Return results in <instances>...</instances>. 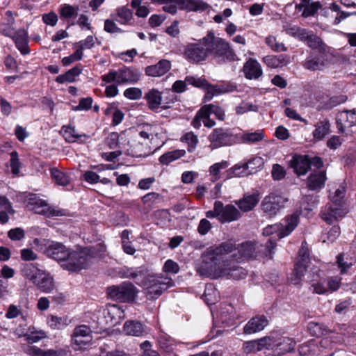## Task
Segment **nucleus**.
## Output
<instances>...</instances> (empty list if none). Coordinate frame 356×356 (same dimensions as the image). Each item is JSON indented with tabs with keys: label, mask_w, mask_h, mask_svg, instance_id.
Wrapping results in <instances>:
<instances>
[{
	"label": "nucleus",
	"mask_w": 356,
	"mask_h": 356,
	"mask_svg": "<svg viewBox=\"0 0 356 356\" xmlns=\"http://www.w3.org/2000/svg\"><path fill=\"white\" fill-rule=\"evenodd\" d=\"M232 250L233 245L231 243H223L217 247L208 248L202 256V261L197 271L202 275L214 279L225 275L235 280L245 278L247 271L244 268L232 265L224 259L225 255Z\"/></svg>",
	"instance_id": "nucleus-1"
},
{
	"label": "nucleus",
	"mask_w": 356,
	"mask_h": 356,
	"mask_svg": "<svg viewBox=\"0 0 356 356\" xmlns=\"http://www.w3.org/2000/svg\"><path fill=\"white\" fill-rule=\"evenodd\" d=\"M140 79V73L128 67L121 68L118 70H111L108 73L102 76V83L104 86L108 83L105 89L106 95L108 97H114L118 94L117 85H121L127 83H134Z\"/></svg>",
	"instance_id": "nucleus-2"
},
{
	"label": "nucleus",
	"mask_w": 356,
	"mask_h": 356,
	"mask_svg": "<svg viewBox=\"0 0 356 356\" xmlns=\"http://www.w3.org/2000/svg\"><path fill=\"white\" fill-rule=\"evenodd\" d=\"M129 277L136 279V284L142 286L146 290L148 298L153 299L159 297L163 291L173 286L171 278L163 275L149 274L145 276L141 272H131Z\"/></svg>",
	"instance_id": "nucleus-3"
},
{
	"label": "nucleus",
	"mask_w": 356,
	"mask_h": 356,
	"mask_svg": "<svg viewBox=\"0 0 356 356\" xmlns=\"http://www.w3.org/2000/svg\"><path fill=\"white\" fill-rule=\"evenodd\" d=\"M204 41L209 48V55H213L218 63L238 60V56L225 40L215 36L213 31H209L204 36Z\"/></svg>",
	"instance_id": "nucleus-4"
},
{
	"label": "nucleus",
	"mask_w": 356,
	"mask_h": 356,
	"mask_svg": "<svg viewBox=\"0 0 356 356\" xmlns=\"http://www.w3.org/2000/svg\"><path fill=\"white\" fill-rule=\"evenodd\" d=\"M22 275L33 282L40 291L50 293L54 288L53 277L33 264H24L22 268Z\"/></svg>",
	"instance_id": "nucleus-5"
},
{
	"label": "nucleus",
	"mask_w": 356,
	"mask_h": 356,
	"mask_svg": "<svg viewBox=\"0 0 356 356\" xmlns=\"http://www.w3.org/2000/svg\"><path fill=\"white\" fill-rule=\"evenodd\" d=\"M70 255L63 263L62 268L70 272H78L88 268L94 259V250L89 248L70 249Z\"/></svg>",
	"instance_id": "nucleus-6"
},
{
	"label": "nucleus",
	"mask_w": 356,
	"mask_h": 356,
	"mask_svg": "<svg viewBox=\"0 0 356 356\" xmlns=\"http://www.w3.org/2000/svg\"><path fill=\"white\" fill-rule=\"evenodd\" d=\"M209 147L215 149L224 146H230L238 143L236 133L229 129H214L208 136Z\"/></svg>",
	"instance_id": "nucleus-7"
},
{
	"label": "nucleus",
	"mask_w": 356,
	"mask_h": 356,
	"mask_svg": "<svg viewBox=\"0 0 356 356\" xmlns=\"http://www.w3.org/2000/svg\"><path fill=\"white\" fill-rule=\"evenodd\" d=\"M26 207L35 213L42 214L47 217L60 216L64 215V211L51 207L35 194H29L25 200Z\"/></svg>",
	"instance_id": "nucleus-8"
},
{
	"label": "nucleus",
	"mask_w": 356,
	"mask_h": 356,
	"mask_svg": "<svg viewBox=\"0 0 356 356\" xmlns=\"http://www.w3.org/2000/svg\"><path fill=\"white\" fill-rule=\"evenodd\" d=\"M299 222L298 214L293 213L285 219L284 224H274L266 227L263 230L264 236L275 234L279 238L289 236Z\"/></svg>",
	"instance_id": "nucleus-9"
},
{
	"label": "nucleus",
	"mask_w": 356,
	"mask_h": 356,
	"mask_svg": "<svg viewBox=\"0 0 356 356\" xmlns=\"http://www.w3.org/2000/svg\"><path fill=\"white\" fill-rule=\"evenodd\" d=\"M209 55V48L204 41V37L195 43L187 44L184 50L185 58L191 63L204 61Z\"/></svg>",
	"instance_id": "nucleus-10"
},
{
	"label": "nucleus",
	"mask_w": 356,
	"mask_h": 356,
	"mask_svg": "<svg viewBox=\"0 0 356 356\" xmlns=\"http://www.w3.org/2000/svg\"><path fill=\"white\" fill-rule=\"evenodd\" d=\"M308 262L309 250L307 243L302 242L298 252V257L295 264L293 273L290 278V281L293 284H298L301 282L307 270Z\"/></svg>",
	"instance_id": "nucleus-11"
},
{
	"label": "nucleus",
	"mask_w": 356,
	"mask_h": 356,
	"mask_svg": "<svg viewBox=\"0 0 356 356\" xmlns=\"http://www.w3.org/2000/svg\"><path fill=\"white\" fill-rule=\"evenodd\" d=\"M109 296L121 302H129L134 300L136 294V287L129 282H124L119 286L108 288Z\"/></svg>",
	"instance_id": "nucleus-12"
},
{
	"label": "nucleus",
	"mask_w": 356,
	"mask_h": 356,
	"mask_svg": "<svg viewBox=\"0 0 356 356\" xmlns=\"http://www.w3.org/2000/svg\"><path fill=\"white\" fill-rule=\"evenodd\" d=\"M331 63L330 55L325 51L309 55L303 62V67L310 71H322Z\"/></svg>",
	"instance_id": "nucleus-13"
},
{
	"label": "nucleus",
	"mask_w": 356,
	"mask_h": 356,
	"mask_svg": "<svg viewBox=\"0 0 356 356\" xmlns=\"http://www.w3.org/2000/svg\"><path fill=\"white\" fill-rule=\"evenodd\" d=\"M271 339V344L268 350H271L277 355H282L294 350L296 342L292 338L287 337H280L275 338L274 336H268Z\"/></svg>",
	"instance_id": "nucleus-14"
},
{
	"label": "nucleus",
	"mask_w": 356,
	"mask_h": 356,
	"mask_svg": "<svg viewBox=\"0 0 356 356\" xmlns=\"http://www.w3.org/2000/svg\"><path fill=\"white\" fill-rule=\"evenodd\" d=\"M286 198L281 195L271 193L262 202V210L268 216H275L284 207Z\"/></svg>",
	"instance_id": "nucleus-15"
},
{
	"label": "nucleus",
	"mask_w": 356,
	"mask_h": 356,
	"mask_svg": "<svg viewBox=\"0 0 356 356\" xmlns=\"http://www.w3.org/2000/svg\"><path fill=\"white\" fill-rule=\"evenodd\" d=\"M45 254L50 258L60 263L63 266V263L70 254V248H67L62 243L51 242L47 245L45 249Z\"/></svg>",
	"instance_id": "nucleus-16"
},
{
	"label": "nucleus",
	"mask_w": 356,
	"mask_h": 356,
	"mask_svg": "<svg viewBox=\"0 0 356 356\" xmlns=\"http://www.w3.org/2000/svg\"><path fill=\"white\" fill-rule=\"evenodd\" d=\"M219 222L221 223L231 222L239 220L242 214L241 211L233 204L223 205L219 201Z\"/></svg>",
	"instance_id": "nucleus-17"
},
{
	"label": "nucleus",
	"mask_w": 356,
	"mask_h": 356,
	"mask_svg": "<svg viewBox=\"0 0 356 356\" xmlns=\"http://www.w3.org/2000/svg\"><path fill=\"white\" fill-rule=\"evenodd\" d=\"M337 127L339 133H343L346 128L356 125V110L339 112L336 117Z\"/></svg>",
	"instance_id": "nucleus-18"
},
{
	"label": "nucleus",
	"mask_w": 356,
	"mask_h": 356,
	"mask_svg": "<svg viewBox=\"0 0 356 356\" xmlns=\"http://www.w3.org/2000/svg\"><path fill=\"white\" fill-rule=\"evenodd\" d=\"M106 323L108 326H114L124 318V310L117 305H108L104 309Z\"/></svg>",
	"instance_id": "nucleus-19"
},
{
	"label": "nucleus",
	"mask_w": 356,
	"mask_h": 356,
	"mask_svg": "<svg viewBox=\"0 0 356 356\" xmlns=\"http://www.w3.org/2000/svg\"><path fill=\"white\" fill-rule=\"evenodd\" d=\"M177 11L178 10L187 12H202L209 7L208 3L202 0H175Z\"/></svg>",
	"instance_id": "nucleus-20"
},
{
	"label": "nucleus",
	"mask_w": 356,
	"mask_h": 356,
	"mask_svg": "<svg viewBox=\"0 0 356 356\" xmlns=\"http://www.w3.org/2000/svg\"><path fill=\"white\" fill-rule=\"evenodd\" d=\"M111 17L122 26H134L133 11L126 6L118 7L115 13L111 15Z\"/></svg>",
	"instance_id": "nucleus-21"
},
{
	"label": "nucleus",
	"mask_w": 356,
	"mask_h": 356,
	"mask_svg": "<svg viewBox=\"0 0 356 356\" xmlns=\"http://www.w3.org/2000/svg\"><path fill=\"white\" fill-rule=\"evenodd\" d=\"M243 72L247 79H258L263 75L260 63L254 58H250L243 65Z\"/></svg>",
	"instance_id": "nucleus-22"
},
{
	"label": "nucleus",
	"mask_w": 356,
	"mask_h": 356,
	"mask_svg": "<svg viewBox=\"0 0 356 356\" xmlns=\"http://www.w3.org/2000/svg\"><path fill=\"white\" fill-rule=\"evenodd\" d=\"M347 213L343 207L327 206L321 213L322 218L328 224H333L334 222L341 219Z\"/></svg>",
	"instance_id": "nucleus-23"
},
{
	"label": "nucleus",
	"mask_w": 356,
	"mask_h": 356,
	"mask_svg": "<svg viewBox=\"0 0 356 356\" xmlns=\"http://www.w3.org/2000/svg\"><path fill=\"white\" fill-rule=\"evenodd\" d=\"M159 148V147H156L152 150L149 143L135 140L130 146V148L127 149V152L128 154L134 157H147L152 154Z\"/></svg>",
	"instance_id": "nucleus-24"
},
{
	"label": "nucleus",
	"mask_w": 356,
	"mask_h": 356,
	"mask_svg": "<svg viewBox=\"0 0 356 356\" xmlns=\"http://www.w3.org/2000/svg\"><path fill=\"white\" fill-rule=\"evenodd\" d=\"M289 165L298 175H305L309 169L308 155H295L289 161Z\"/></svg>",
	"instance_id": "nucleus-25"
},
{
	"label": "nucleus",
	"mask_w": 356,
	"mask_h": 356,
	"mask_svg": "<svg viewBox=\"0 0 356 356\" xmlns=\"http://www.w3.org/2000/svg\"><path fill=\"white\" fill-rule=\"evenodd\" d=\"M296 10L302 12V17L307 18L314 16L321 8V4L318 1L312 0H300L298 3L296 4Z\"/></svg>",
	"instance_id": "nucleus-26"
},
{
	"label": "nucleus",
	"mask_w": 356,
	"mask_h": 356,
	"mask_svg": "<svg viewBox=\"0 0 356 356\" xmlns=\"http://www.w3.org/2000/svg\"><path fill=\"white\" fill-rule=\"evenodd\" d=\"M270 343L271 339L268 337H264L257 340L245 341L243 343V349L246 354L261 351L264 348L268 350Z\"/></svg>",
	"instance_id": "nucleus-27"
},
{
	"label": "nucleus",
	"mask_w": 356,
	"mask_h": 356,
	"mask_svg": "<svg viewBox=\"0 0 356 356\" xmlns=\"http://www.w3.org/2000/svg\"><path fill=\"white\" fill-rule=\"evenodd\" d=\"M186 83L193 85L196 87H204L207 86V81L204 79L196 78L192 76H187L184 81H176L172 85L173 91L180 93L186 89Z\"/></svg>",
	"instance_id": "nucleus-28"
},
{
	"label": "nucleus",
	"mask_w": 356,
	"mask_h": 356,
	"mask_svg": "<svg viewBox=\"0 0 356 356\" xmlns=\"http://www.w3.org/2000/svg\"><path fill=\"white\" fill-rule=\"evenodd\" d=\"M327 179L325 170H319L312 172L307 179V186L309 189L315 191L324 187Z\"/></svg>",
	"instance_id": "nucleus-29"
},
{
	"label": "nucleus",
	"mask_w": 356,
	"mask_h": 356,
	"mask_svg": "<svg viewBox=\"0 0 356 356\" xmlns=\"http://www.w3.org/2000/svg\"><path fill=\"white\" fill-rule=\"evenodd\" d=\"M28 32L21 29L17 30L15 35H13L12 40L14 41L17 49L20 51L22 55H27L30 53L29 48Z\"/></svg>",
	"instance_id": "nucleus-30"
},
{
	"label": "nucleus",
	"mask_w": 356,
	"mask_h": 356,
	"mask_svg": "<svg viewBox=\"0 0 356 356\" xmlns=\"http://www.w3.org/2000/svg\"><path fill=\"white\" fill-rule=\"evenodd\" d=\"M171 68V63L165 59H162L156 64L147 66L145 71V74L150 76H161L167 73Z\"/></svg>",
	"instance_id": "nucleus-31"
},
{
	"label": "nucleus",
	"mask_w": 356,
	"mask_h": 356,
	"mask_svg": "<svg viewBox=\"0 0 356 356\" xmlns=\"http://www.w3.org/2000/svg\"><path fill=\"white\" fill-rule=\"evenodd\" d=\"M268 319L264 316H257L250 319L243 328L245 334H250L260 332L268 325Z\"/></svg>",
	"instance_id": "nucleus-32"
},
{
	"label": "nucleus",
	"mask_w": 356,
	"mask_h": 356,
	"mask_svg": "<svg viewBox=\"0 0 356 356\" xmlns=\"http://www.w3.org/2000/svg\"><path fill=\"white\" fill-rule=\"evenodd\" d=\"M90 169L91 170H88L84 172L83 174V177L86 182L90 184H95L99 181V176L98 175L97 172H101L105 170L112 169V168L110 167V165L102 164L91 165Z\"/></svg>",
	"instance_id": "nucleus-33"
},
{
	"label": "nucleus",
	"mask_w": 356,
	"mask_h": 356,
	"mask_svg": "<svg viewBox=\"0 0 356 356\" xmlns=\"http://www.w3.org/2000/svg\"><path fill=\"white\" fill-rule=\"evenodd\" d=\"M259 200V199L257 194H247L245 195L242 199L236 201L235 203L238 205L241 211L248 212L255 207Z\"/></svg>",
	"instance_id": "nucleus-34"
},
{
	"label": "nucleus",
	"mask_w": 356,
	"mask_h": 356,
	"mask_svg": "<svg viewBox=\"0 0 356 356\" xmlns=\"http://www.w3.org/2000/svg\"><path fill=\"white\" fill-rule=\"evenodd\" d=\"M263 62L270 68H281L290 63V57L284 54L267 56L263 58Z\"/></svg>",
	"instance_id": "nucleus-35"
},
{
	"label": "nucleus",
	"mask_w": 356,
	"mask_h": 356,
	"mask_svg": "<svg viewBox=\"0 0 356 356\" xmlns=\"http://www.w3.org/2000/svg\"><path fill=\"white\" fill-rule=\"evenodd\" d=\"M71 323V320L67 316H58L49 315L47 318V324L52 330H63Z\"/></svg>",
	"instance_id": "nucleus-36"
},
{
	"label": "nucleus",
	"mask_w": 356,
	"mask_h": 356,
	"mask_svg": "<svg viewBox=\"0 0 356 356\" xmlns=\"http://www.w3.org/2000/svg\"><path fill=\"white\" fill-rule=\"evenodd\" d=\"M159 127L156 124H145L138 127L139 136L152 143L154 136L158 135Z\"/></svg>",
	"instance_id": "nucleus-37"
},
{
	"label": "nucleus",
	"mask_w": 356,
	"mask_h": 356,
	"mask_svg": "<svg viewBox=\"0 0 356 356\" xmlns=\"http://www.w3.org/2000/svg\"><path fill=\"white\" fill-rule=\"evenodd\" d=\"M158 343L161 349L166 353H172L175 350L180 342H177L175 339L170 337L165 333H161L158 337Z\"/></svg>",
	"instance_id": "nucleus-38"
},
{
	"label": "nucleus",
	"mask_w": 356,
	"mask_h": 356,
	"mask_svg": "<svg viewBox=\"0 0 356 356\" xmlns=\"http://www.w3.org/2000/svg\"><path fill=\"white\" fill-rule=\"evenodd\" d=\"M123 331L127 335L140 337L145 332V329L140 322L128 321L124 325Z\"/></svg>",
	"instance_id": "nucleus-39"
},
{
	"label": "nucleus",
	"mask_w": 356,
	"mask_h": 356,
	"mask_svg": "<svg viewBox=\"0 0 356 356\" xmlns=\"http://www.w3.org/2000/svg\"><path fill=\"white\" fill-rule=\"evenodd\" d=\"M149 108L151 110L158 109L161 104V92L155 88L149 90L145 95Z\"/></svg>",
	"instance_id": "nucleus-40"
},
{
	"label": "nucleus",
	"mask_w": 356,
	"mask_h": 356,
	"mask_svg": "<svg viewBox=\"0 0 356 356\" xmlns=\"http://www.w3.org/2000/svg\"><path fill=\"white\" fill-rule=\"evenodd\" d=\"M24 337L27 343H35L47 338V334L43 330H38L35 327H29L24 334Z\"/></svg>",
	"instance_id": "nucleus-41"
},
{
	"label": "nucleus",
	"mask_w": 356,
	"mask_h": 356,
	"mask_svg": "<svg viewBox=\"0 0 356 356\" xmlns=\"http://www.w3.org/2000/svg\"><path fill=\"white\" fill-rule=\"evenodd\" d=\"M27 353L30 356H65V351L62 349L43 350L37 346L30 347Z\"/></svg>",
	"instance_id": "nucleus-42"
},
{
	"label": "nucleus",
	"mask_w": 356,
	"mask_h": 356,
	"mask_svg": "<svg viewBox=\"0 0 356 356\" xmlns=\"http://www.w3.org/2000/svg\"><path fill=\"white\" fill-rule=\"evenodd\" d=\"M233 90V87L227 84H220L211 86L209 85L207 87V94L205 98L207 100H211L214 96L222 95L226 92H229Z\"/></svg>",
	"instance_id": "nucleus-43"
},
{
	"label": "nucleus",
	"mask_w": 356,
	"mask_h": 356,
	"mask_svg": "<svg viewBox=\"0 0 356 356\" xmlns=\"http://www.w3.org/2000/svg\"><path fill=\"white\" fill-rule=\"evenodd\" d=\"M238 143H252L262 140L264 138V134L262 131H257L250 133H236Z\"/></svg>",
	"instance_id": "nucleus-44"
},
{
	"label": "nucleus",
	"mask_w": 356,
	"mask_h": 356,
	"mask_svg": "<svg viewBox=\"0 0 356 356\" xmlns=\"http://www.w3.org/2000/svg\"><path fill=\"white\" fill-rule=\"evenodd\" d=\"M330 132V123L327 120H323L315 125L312 135L316 140H321Z\"/></svg>",
	"instance_id": "nucleus-45"
},
{
	"label": "nucleus",
	"mask_w": 356,
	"mask_h": 356,
	"mask_svg": "<svg viewBox=\"0 0 356 356\" xmlns=\"http://www.w3.org/2000/svg\"><path fill=\"white\" fill-rule=\"evenodd\" d=\"M81 72L82 69L79 66H76L69 70L65 74L58 75L56 78V81L59 83H64L65 82H74L75 81L76 77L79 76L81 73Z\"/></svg>",
	"instance_id": "nucleus-46"
},
{
	"label": "nucleus",
	"mask_w": 356,
	"mask_h": 356,
	"mask_svg": "<svg viewBox=\"0 0 356 356\" xmlns=\"http://www.w3.org/2000/svg\"><path fill=\"white\" fill-rule=\"evenodd\" d=\"M204 113L207 118L213 114L218 120H223L225 117L224 110L217 105L207 104L201 108V113Z\"/></svg>",
	"instance_id": "nucleus-47"
},
{
	"label": "nucleus",
	"mask_w": 356,
	"mask_h": 356,
	"mask_svg": "<svg viewBox=\"0 0 356 356\" xmlns=\"http://www.w3.org/2000/svg\"><path fill=\"white\" fill-rule=\"evenodd\" d=\"M201 122H202L204 125L208 128H211L216 124L215 121L211 120L210 118H207L204 113H201L200 108L192 121V125L194 128L199 129L201 127Z\"/></svg>",
	"instance_id": "nucleus-48"
},
{
	"label": "nucleus",
	"mask_w": 356,
	"mask_h": 356,
	"mask_svg": "<svg viewBox=\"0 0 356 356\" xmlns=\"http://www.w3.org/2000/svg\"><path fill=\"white\" fill-rule=\"evenodd\" d=\"M250 175L248 172L245 163H238L230 168L226 172V177L231 179L237 177H245Z\"/></svg>",
	"instance_id": "nucleus-49"
},
{
	"label": "nucleus",
	"mask_w": 356,
	"mask_h": 356,
	"mask_svg": "<svg viewBox=\"0 0 356 356\" xmlns=\"http://www.w3.org/2000/svg\"><path fill=\"white\" fill-rule=\"evenodd\" d=\"M255 245L252 242H245L238 247L239 259H247L254 256Z\"/></svg>",
	"instance_id": "nucleus-50"
},
{
	"label": "nucleus",
	"mask_w": 356,
	"mask_h": 356,
	"mask_svg": "<svg viewBox=\"0 0 356 356\" xmlns=\"http://www.w3.org/2000/svg\"><path fill=\"white\" fill-rule=\"evenodd\" d=\"M186 152L183 149H177L172 152H168L163 154L159 157V161L162 164L168 165L170 163L181 158L185 154Z\"/></svg>",
	"instance_id": "nucleus-51"
},
{
	"label": "nucleus",
	"mask_w": 356,
	"mask_h": 356,
	"mask_svg": "<svg viewBox=\"0 0 356 356\" xmlns=\"http://www.w3.org/2000/svg\"><path fill=\"white\" fill-rule=\"evenodd\" d=\"M229 166V163L227 161H222L216 163L210 166L209 172L211 176L212 181H216L220 178V172L222 170L226 169Z\"/></svg>",
	"instance_id": "nucleus-52"
},
{
	"label": "nucleus",
	"mask_w": 356,
	"mask_h": 356,
	"mask_svg": "<svg viewBox=\"0 0 356 356\" xmlns=\"http://www.w3.org/2000/svg\"><path fill=\"white\" fill-rule=\"evenodd\" d=\"M91 329L89 326L86 325H80L76 326L72 335H73V339L78 343H80L79 341H77L76 338L78 337H83V339H87L91 341Z\"/></svg>",
	"instance_id": "nucleus-53"
},
{
	"label": "nucleus",
	"mask_w": 356,
	"mask_h": 356,
	"mask_svg": "<svg viewBox=\"0 0 356 356\" xmlns=\"http://www.w3.org/2000/svg\"><path fill=\"white\" fill-rule=\"evenodd\" d=\"M79 10V6H73L66 3L61 5L59 8L60 16L63 19H70L76 16Z\"/></svg>",
	"instance_id": "nucleus-54"
},
{
	"label": "nucleus",
	"mask_w": 356,
	"mask_h": 356,
	"mask_svg": "<svg viewBox=\"0 0 356 356\" xmlns=\"http://www.w3.org/2000/svg\"><path fill=\"white\" fill-rule=\"evenodd\" d=\"M60 134L64 137L65 140L69 143L76 142L82 136L79 135L74 127L71 126H63L60 130Z\"/></svg>",
	"instance_id": "nucleus-55"
},
{
	"label": "nucleus",
	"mask_w": 356,
	"mask_h": 356,
	"mask_svg": "<svg viewBox=\"0 0 356 356\" xmlns=\"http://www.w3.org/2000/svg\"><path fill=\"white\" fill-rule=\"evenodd\" d=\"M248 172L250 174L254 173L261 170L264 165L263 159L259 156L254 157L247 163H244Z\"/></svg>",
	"instance_id": "nucleus-56"
},
{
	"label": "nucleus",
	"mask_w": 356,
	"mask_h": 356,
	"mask_svg": "<svg viewBox=\"0 0 356 356\" xmlns=\"http://www.w3.org/2000/svg\"><path fill=\"white\" fill-rule=\"evenodd\" d=\"M346 188L343 185H340L335 189L334 193H330V197L334 204V206L342 207L341 203L345 195Z\"/></svg>",
	"instance_id": "nucleus-57"
},
{
	"label": "nucleus",
	"mask_w": 356,
	"mask_h": 356,
	"mask_svg": "<svg viewBox=\"0 0 356 356\" xmlns=\"http://www.w3.org/2000/svg\"><path fill=\"white\" fill-rule=\"evenodd\" d=\"M312 282V288L313 289V293L323 295L328 293V289L327 288V282L317 280L314 277L309 280Z\"/></svg>",
	"instance_id": "nucleus-58"
},
{
	"label": "nucleus",
	"mask_w": 356,
	"mask_h": 356,
	"mask_svg": "<svg viewBox=\"0 0 356 356\" xmlns=\"http://www.w3.org/2000/svg\"><path fill=\"white\" fill-rule=\"evenodd\" d=\"M317 345L314 340H311L309 342L301 345L299 348V354L301 356H310L314 354Z\"/></svg>",
	"instance_id": "nucleus-59"
},
{
	"label": "nucleus",
	"mask_w": 356,
	"mask_h": 356,
	"mask_svg": "<svg viewBox=\"0 0 356 356\" xmlns=\"http://www.w3.org/2000/svg\"><path fill=\"white\" fill-rule=\"evenodd\" d=\"M51 174L54 181L61 186H66L70 183V179L64 172L57 170L51 169Z\"/></svg>",
	"instance_id": "nucleus-60"
},
{
	"label": "nucleus",
	"mask_w": 356,
	"mask_h": 356,
	"mask_svg": "<svg viewBox=\"0 0 356 356\" xmlns=\"http://www.w3.org/2000/svg\"><path fill=\"white\" fill-rule=\"evenodd\" d=\"M115 19L113 17L111 19H106L104 21V30L108 33H123L124 31L120 28L116 24Z\"/></svg>",
	"instance_id": "nucleus-61"
},
{
	"label": "nucleus",
	"mask_w": 356,
	"mask_h": 356,
	"mask_svg": "<svg viewBox=\"0 0 356 356\" xmlns=\"http://www.w3.org/2000/svg\"><path fill=\"white\" fill-rule=\"evenodd\" d=\"M336 262L341 275L347 273L353 266L351 261H348V259H345L343 254H340L337 257Z\"/></svg>",
	"instance_id": "nucleus-62"
},
{
	"label": "nucleus",
	"mask_w": 356,
	"mask_h": 356,
	"mask_svg": "<svg viewBox=\"0 0 356 356\" xmlns=\"http://www.w3.org/2000/svg\"><path fill=\"white\" fill-rule=\"evenodd\" d=\"M181 140L182 142L187 143L188 152L194 151L198 143L197 136L193 132L186 133L181 137Z\"/></svg>",
	"instance_id": "nucleus-63"
},
{
	"label": "nucleus",
	"mask_w": 356,
	"mask_h": 356,
	"mask_svg": "<svg viewBox=\"0 0 356 356\" xmlns=\"http://www.w3.org/2000/svg\"><path fill=\"white\" fill-rule=\"evenodd\" d=\"M340 234V228L333 226L327 232L323 234L322 240L323 243H332Z\"/></svg>",
	"instance_id": "nucleus-64"
}]
</instances>
